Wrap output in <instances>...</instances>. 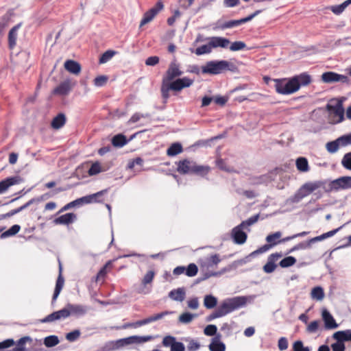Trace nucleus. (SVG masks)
<instances>
[{
	"label": "nucleus",
	"instance_id": "nucleus-24",
	"mask_svg": "<svg viewBox=\"0 0 351 351\" xmlns=\"http://www.w3.org/2000/svg\"><path fill=\"white\" fill-rule=\"evenodd\" d=\"M64 284V279L62 275V266H61V265H60V272H59V275H58V277L56 280V287H55L54 293H53V298H52L53 302L56 300L57 298L58 297L60 293L61 292V291L63 288Z\"/></svg>",
	"mask_w": 351,
	"mask_h": 351
},
{
	"label": "nucleus",
	"instance_id": "nucleus-33",
	"mask_svg": "<svg viewBox=\"0 0 351 351\" xmlns=\"http://www.w3.org/2000/svg\"><path fill=\"white\" fill-rule=\"evenodd\" d=\"M169 296L173 300L182 302L185 298V291L182 288L173 289L169 292Z\"/></svg>",
	"mask_w": 351,
	"mask_h": 351
},
{
	"label": "nucleus",
	"instance_id": "nucleus-38",
	"mask_svg": "<svg viewBox=\"0 0 351 351\" xmlns=\"http://www.w3.org/2000/svg\"><path fill=\"white\" fill-rule=\"evenodd\" d=\"M297 262L295 257L289 256L279 261L278 265L282 268H287L293 266Z\"/></svg>",
	"mask_w": 351,
	"mask_h": 351
},
{
	"label": "nucleus",
	"instance_id": "nucleus-17",
	"mask_svg": "<svg viewBox=\"0 0 351 351\" xmlns=\"http://www.w3.org/2000/svg\"><path fill=\"white\" fill-rule=\"evenodd\" d=\"M193 83V80L184 77L182 78H178L174 81L170 82V88L173 91H180L184 88L191 86Z\"/></svg>",
	"mask_w": 351,
	"mask_h": 351
},
{
	"label": "nucleus",
	"instance_id": "nucleus-40",
	"mask_svg": "<svg viewBox=\"0 0 351 351\" xmlns=\"http://www.w3.org/2000/svg\"><path fill=\"white\" fill-rule=\"evenodd\" d=\"M281 236L282 233L280 232H276L275 233L267 235L266 237V241L274 247L280 243L279 239Z\"/></svg>",
	"mask_w": 351,
	"mask_h": 351
},
{
	"label": "nucleus",
	"instance_id": "nucleus-4",
	"mask_svg": "<svg viewBox=\"0 0 351 351\" xmlns=\"http://www.w3.org/2000/svg\"><path fill=\"white\" fill-rule=\"evenodd\" d=\"M171 313V312L165 311L161 312L160 313H157L156 315L150 316V317H149L147 318H145L144 319L137 321L136 322L124 324L121 327V328L126 329V328H137V327H140V326H142L143 325H145V324H149L151 322H156L157 320L162 319L165 316L168 315H169Z\"/></svg>",
	"mask_w": 351,
	"mask_h": 351
},
{
	"label": "nucleus",
	"instance_id": "nucleus-39",
	"mask_svg": "<svg viewBox=\"0 0 351 351\" xmlns=\"http://www.w3.org/2000/svg\"><path fill=\"white\" fill-rule=\"evenodd\" d=\"M153 339V337L150 335L147 336H132L126 339L128 343H141L144 342H147Z\"/></svg>",
	"mask_w": 351,
	"mask_h": 351
},
{
	"label": "nucleus",
	"instance_id": "nucleus-42",
	"mask_svg": "<svg viewBox=\"0 0 351 351\" xmlns=\"http://www.w3.org/2000/svg\"><path fill=\"white\" fill-rule=\"evenodd\" d=\"M59 343L58 337L56 335H50L45 338L44 344L47 348L53 347Z\"/></svg>",
	"mask_w": 351,
	"mask_h": 351
},
{
	"label": "nucleus",
	"instance_id": "nucleus-49",
	"mask_svg": "<svg viewBox=\"0 0 351 351\" xmlns=\"http://www.w3.org/2000/svg\"><path fill=\"white\" fill-rule=\"evenodd\" d=\"M348 330L346 331H338L333 335V337L338 341L341 342L348 341Z\"/></svg>",
	"mask_w": 351,
	"mask_h": 351
},
{
	"label": "nucleus",
	"instance_id": "nucleus-18",
	"mask_svg": "<svg viewBox=\"0 0 351 351\" xmlns=\"http://www.w3.org/2000/svg\"><path fill=\"white\" fill-rule=\"evenodd\" d=\"M322 80L326 83H332L336 82H347L348 78L346 75H340L335 72H325L322 75Z\"/></svg>",
	"mask_w": 351,
	"mask_h": 351
},
{
	"label": "nucleus",
	"instance_id": "nucleus-54",
	"mask_svg": "<svg viewBox=\"0 0 351 351\" xmlns=\"http://www.w3.org/2000/svg\"><path fill=\"white\" fill-rule=\"evenodd\" d=\"M347 5L346 4L345 1L337 5H333L330 8V10L335 14H340L342 13L344 10L347 8Z\"/></svg>",
	"mask_w": 351,
	"mask_h": 351
},
{
	"label": "nucleus",
	"instance_id": "nucleus-22",
	"mask_svg": "<svg viewBox=\"0 0 351 351\" xmlns=\"http://www.w3.org/2000/svg\"><path fill=\"white\" fill-rule=\"evenodd\" d=\"M209 43L213 48H227L230 44V40L228 38L219 37V36H213L209 38Z\"/></svg>",
	"mask_w": 351,
	"mask_h": 351
},
{
	"label": "nucleus",
	"instance_id": "nucleus-25",
	"mask_svg": "<svg viewBox=\"0 0 351 351\" xmlns=\"http://www.w3.org/2000/svg\"><path fill=\"white\" fill-rule=\"evenodd\" d=\"M20 27L21 24H18L14 26L8 33V47L10 49H14L16 45V40L18 36L17 31Z\"/></svg>",
	"mask_w": 351,
	"mask_h": 351
},
{
	"label": "nucleus",
	"instance_id": "nucleus-60",
	"mask_svg": "<svg viewBox=\"0 0 351 351\" xmlns=\"http://www.w3.org/2000/svg\"><path fill=\"white\" fill-rule=\"evenodd\" d=\"M149 117V115L148 114H143L136 112V113H134L130 117V119L128 121V123H134L138 121L142 118H146V117Z\"/></svg>",
	"mask_w": 351,
	"mask_h": 351
},
{
	"label": "nucleus",
	"instance_id": "nucleus-30",
	"mask_svg": "<svg viewBox=\"0 0 351 351\" xmlns=\"http://www.w3.org/2000/svg\"><path fill=\"white\" fill-rule=\"evenodd\" d=\"M112 261H108L103 266V267L101 268V269L99 271V272L97 273V274L96 276V279H95L96 282H99L100 280H102V281L104 280L106 274L108 273V271H110V269L112 267Z\"/></svg>",
	"mask_w": 351,
	"mask_h": 351
},
{
	"label": "nucleus",
	"instance_id": "nucleus-14",
	"mask_svg": "<svg viewBox=\"0 0 351 351\" xmlns=\"http://www.w3.org/2000/svg\"><path fill=\"white\" fill-rule=\"evenodd\" d=\"M70 316L69 311L68 310L67 306L64 307V308L55 311L47 316H46L45 318L41 319L42 323H47V322H52L56 320H60L61 319H66L68 317Z\"/></svg>",
	"mask_w": 351,
	"mask_h": 351
},
{
	"label": "nucleus",
	"instance_id": "nucleus-50",
	"mask_svg": "<svg viewBox=\"0 0 351 351\" xmlns=\"http://www.w3.org/2000/svg\"><path fill=\"white\" fill-rule=\"evenodd\" d=\"M246 47V45L243 41H235L230 46V50L232 51H237L243 50Z\"/></svg>",
	"mask_w": 351,
	"mask_h": 351
},
{
	"label": "nucleus",
	"instance_id": "nucleus-8",
	"mask_svg": "<svg viewBox=\"0 0 351 351\" xmlns=\"http://www.w3.org/2000/svg\"><path fill=\"white\" fill-rule=\"evenodd\" d=\"M183 72L180 69V64L176 60L172 61L162 78V84L170 82L175 78L178 77L182 75Z\"/></svg>",
	"mask_w": 351,
	"mask_h": 351
},
{
	"label": "nucleus",
	"instance_id": "nucleus-1",
	"mask_svg": "<svg viewBox=\"0 0 351 351\" xmlns=\"http://www.w3.org/2000/svg\"><path fill=\"white\" fill-rule=\"evenodd\" d=\"M276 92L280 95H287L297 92L301 86L310 84L312 79L307 73H302L291 78L274 79Z\"/></svg>",
	"mask_w": 351,
	"mask_h": 351
},
{
	"label": "nucleus",
	"instance_id": "nucleus-21",
	"mask_svg": "<svg viewBox=\"0 0 351 351\" xmlns=\"http://www.w3.org/2000/svg\"><path fill=\"white\" fill-rule=\"evenodd\" d=\"M75 83H73L70 80H66L60 83L54 90L53 93L58 95H66L75 86Z\"/></svg>",
	"mask_w": 351,
	"mask_h": 351
},
{
	"label": "nucleus",
	"instance_id": "nucleus-59",
	"mask_svg": "<svg viewBox=\"0 0 351 351\" xmlns=\"http://www.w3.org/2000/svg\"><path fill=\"white\" fill-rule=\"evenodd\" d=\"M217 328L215 325H208L204 330V332L207 336H213L216 335Z\"/></svg>",
	"mask_w": 351,
	"mask_h": 351
},
{
	"label": "nucleus",
	"instance_id": "nucleus-9",
	"mask_svg": "<svg viewBox=\"0 0 351 351\" xmlns=\"http://www.w3.org/2000/svg\"><path fill=\"white\" fill-rule=\"evenodd\" d=\"M282 252H275L271 254L268 258L266 264L263 266V269L266 274L274 272L278 267L277 262L282 257Z\"/></svg>",
	"mask_w": 351,
	"mask_h": 351
},
{
	"label": "nucleus",
	"instance_id": "nucleus-19",
	"mask_svg": "<svg viewBox=\"0 0 351 351\" xmlns=\"http://www.w3.org/2000/svg\"><path fill=\"white\" fill-rule=\"evenodd\" d=\"M23 182V179L19 176L7 178L0 182V194L5 193L9 187L19 184Z\"/></svg>",
	"mask_w": 351,
	"mask_h": 351
},
{
	"label": "nucleus",
	"instance_id": "nucleus-15",
	"mask_svg": "<svg viewBox=\"0 0 351 351\" xmlns=\"http://www.w3.org/2000/svg\"><path fill=\"white\" fill-rule=\"evenodd\" d=\"M261 12V10H256L255 12L249 15L247 17L241 19L239 20H231V21H226L221 25V29H225L232 28L234 27L241 25L245 23H247L248 21H251L254 17H255L256 15H258Z\"/></svg>",
	"mask_w": 351,
	"mask_h": 351
},
{
	"label": "nucleus",
	"instance_id": "nucleus-29",
	"mask_svg": "<svg viewBox=\"0 0 351 351\" xmlns=\"http://www.w3.org/2000/svg\"><path fill=\"white\" fill-rule=\"evenodd\" d=\"M319 187V184L315 182H308L304 184L300 189L302 196H306Z\"/></svg>",
	"mask_w": 351,
	"mask_h": 351
},
{
	"label": "nucleus",
	"instance_id": "nucleus-48",
	"mask_svg": "<svg viewBox=\"0 0 351 351\" xmlns=\"http://www.w3.org/2000/svg\"><path fill=\"white\" fill-rule=\"evenodd\" d=\"M31 202H32V201H29L27 203H26L25 204H24L23 206H22L18 208L13 209L5 214H3L2 215V218L5 219V218L10 217L14 215L15 214L23 210L24 208H27L31 204Z\"/></svg>",
	"mask_w": 351,
	"mask_h": 351
},
{
	"label": "nucleus",
	"instance_id": "nucleus-41",
	"mask_svg": "<svg viewBox=\"0 0 351 351\" xmlns=\"http://www.w3.org/2000/svg\"><path fill=\"white\" fill-rule=\"evenodd\" d=\"M217 304V300L212 295H207L204 297V305L206 308H214Z\"/></svg>",
	"mask_w": 351,
	"mask_h": 351
},
{
	"label": "nucleus",
	"instance_id": "nucleus-52",
	"mask_svg": "<svg viewBox=\"0 0 351 351\" xmlns=\"http://www.w3.org/2000/svg\"><path fill=\"white\" fill-rule=\"evenodd\" d=\"M155 276V272L152 270L148 271L142 280V284L145 286L152 283Z\"/></svg>",
	"mask_w": 351,
	"mask_h": 351
},
{
	"label": "nucleus",
	"instance_id": "nucleus-43",
	"mask_svg": "<svg viewBox=\"0 0 351 351\" xmlns=\"http://www.w3.org/2000/svg\"><path fill=\"white\" fill-rule=\"evenodd\" d=\"M311 297L317 300H322L324 297V290L320 287H314L311 291Z\"/></svg>",
	"mask_w": 351,
	"mask_h": 351
},
{
	"label": "nucleus",
	"instance_id": "nucleus-47",
	"mask_svg": "<svg viewBox=\"0 0 351 351\" xmlns=\"http://www.w3.org/2000/svg\"><path fill=\"white\" fill-rule=\"evenodd\" d=\"M103 171L100 163L99 162H94L90 167L88 171V173L89 176H95L100 172Z\"/></svg>",
	"mask_w": 351,
	"mask_h": 351
},
{
	"label": "nucleus",
	"instance_id": "nucleus-5",
	"mask_svg": "<svg viewBox=\"0 0 351 351\" xmlns=\"http://www.w3.org/2000/svg\"><path fill=\"white\" fill-rule=\"evenodd\" d=\"M328 192L338 191L351 188V177L343 176L331 181L328 184Z\"/></svg>",
	"mask_w": 351,
	"mask_h": 351
},
{
	"label": "nucleus",
	"instance_id": "nucleus-31",
	"mask_svg": "<svg viewBox=\"0 0 351 351\" xmlns=\"http://www.w3.org/2000/svg\"><path fill=\"white\" fill-rule=\"evenodd\" d=\"M343 145L341 142L339 137L335 141L328 142L326 144V149L328 152L334 154L337 152L340 147H342Z\"/></svg>",
	"mask_w": 351,
	"mask_h": 351
},
{
	"label": "nucleus",
	"instance_id": "nucleus-36",
	"mask_svg": "<svg viewBox=\"0 0 351 351\" xmlns=\"http://www.w3.org/2000/svg\"><path fill=\"white\" fill-rule=\"evenodd\" d=\"M296 167L301 172H306L309 169L308 160L306 158L300 157L296 160Z\"/></svg>",
	"mask_w": 351,
	"mask_h": 351
},
{
	"label": "nucleus",
	"instance_id": "nucleus-58",
	"mask_svg": "<svg viewBox=\"0 0 351 351\" xmlns=\"http://www.w3.org/2000/svg\"><path fill=\"white\" fill-rule=\"evenodd\" d=\"M293 351H310L308 347H304L302 341H296L293 344Z\"/></svg>",
	"mask_w": 351,
	"mask_h": 351
},
{
	"label": "nucleus",
	"instance_id": "nucleus-3",
	"mask_svg": "<svg viewBox=\"0 0 351 351\" xmlns=\"http://www.w3.org/2000/svg\"><path fill=\"white\" fill-rule=\"evenodd\" d=\"M247 303V298L244 296H237L223 301L217 308L219 315L224 316L233 311L238 309Z\"/></svg>",
	"mask_w": 351,
	"mask_h": 351
},
{
	"label": "nucleus",
	"instance_id": "nucleus-61",
	"mask_svg": "<svg viewBox=\"0 0 351 351\" xmlns=\"http://www.w3.org/2000/svg\"><path fill=\"white\" fill-rule=\"evenodd\" d=\"M258 218H259L258 215H254V216L250 217L248 219L242 221L241 226H244L245 228L247 226H250L254 224V223H256L258 220Z\"/></svg>",
	"mask_w": 351,
	"mask_h": 351
},
{
	"label": "nucleus",
	"instance_id": "nucleus-32",
	"mask_svg": "<svg viewBox=\"0 0 351 351\" xmlns=\"http://www.w3.org/2000/svg\"><path fill=\"white\" fill-rule=\"evenodd\" d=\"M194 167L192 174L201 177L206 176L210 171V167L208 165H199L195 162Z\"/></svg>",
	"mask_w": 351,
	"mask_h": 351
},
{
	"label": "nucleus",
	"instance_id": "nucleus-57",
	"mask_svg": "<svg viewBox=\"0 0 351 351\" xmlns=\"http://www.w3.org/2000/svg\"><path fill=\"white\" fill-rule=\"evenodd\" d=\"M143 164V160L141 157H137L130 161H129L128 164V168L130 169H132L135 165H138L142 167Z\"/></svg>",
	"mask_w": 351,
	"mask_h": 351
},
{
	"label": "nucleus",
	"instance_id": "nucleus-26",
	"mask_svg": "<svg viewBox=\"0 0 351 351\" xmlns=\"http://www.w3.org/2000/svg\"><path fill=\"white\" fill-rule=\"evenodd\" d=\"M220 335H217L213 338L211 343L208 346L210 351H225L226 346L220 341Z\"/></svg>",
	"mask_w": 351,
	"mask_h": 351
},
{
	"label": "nucleus",
	"instance_id": "nucleus-44",
	"mask_svg": "<svg viewBox=\"0 0 351 351\" xmlns=\"http://www.w3.org/2000/svg\"><path fill=\"white\" fill-rule=\"evenodd\" d=\"M117 51L113 50H108L105 51L100 57L99 60V64H104L109 61L115 54Z\"/></svg>",
	"mask_w": 351,
	"mask_h": 351
},
{
	"label": "nucleus",
	"instance_id": "nucleus-16",
	"mask_svg": "<svg viewBox=\"0 0 351 351\" xmlns=\"http://www.w3.org/2000/svg\"><path fill=\"white\" fill-rule=\"evenodd\" d=\"M107 192V190H102L97 193L88 195L86 196H84L82 197L77 199L79 206L83 205V204H88L92 203H97V202H101L102 200H101L99 198L102 197Z\"/></svg>",
	"mask_w": 351,
	"mask_h": 351
},
{
	"label": "nucleus",
	"instance_id": "nucleus-20",
	"mask_svg": "<svg viewBox=\"0 0 351 351\" xmlns=\"http://www.w3.org/2000/svg\"><path fill=\"white\" fill-rule=\"evenodd\" d=\"M77 220V215L73 213H68L60 215L53 219V223L55 225L69 226Z\"/></svg>",
	"mask_w": 351,
	"mask_h": 351
},
{
	"label": "nucleus",
	"instance_id": "nucleus-11",
	"mask_svg": "<svg viewBox=\"0 0 351 351\" xmlns=\"http://www.w3.org/2000/svg\"><path fill=\"white\" fill-rule=\"evenodd\" d=\"M341 227H339L337 229L330 230V231L324 233L319 236L312 238L310 240H308L306 243H300L297 244V246L299 250H302V249H306L307 247H310L311 245L315 242L320 241L325 239H327L328 237H331L334 236L341 229Z\"/></svg>",
	"mask_w": 351,
	"mask_h": 351
},
{
	"label": "nucleus",
	"instance_id": "nucleus-37",
	"mask_svg": "<svg viewBox=\"0 0 351 351\" xmlns=\"http://www.w3.org/2000/svg\"><path fill=\"white\" fill-rule=\"evenodd\" d=\"M69 311L70 315L71 314L83 315L86 313V308L82 305H74L69 304L66 305Z\"/></svg>",
	"mask_w": 351,
	"mask_h": 351
},
{
	"label": "nucleus",
	"instance_id": "nucleus-7",
	"mask_svg": "<svg viewBox=\"0 0 351 351\" xmlns=\"http://www.w3.org/2000/svg\"><path fill=\"white\" fill-rule=\"evenodd\" d=\"M221 262L220 256L217 254H213L206 258L200 264L201 268L206 271H211L210 276H216V272L212 271L217 269V265Z\"/></svg>",
	"mask_w": 351,
	"mask_h": 351
},
{
	"label": "nucleus",
	"instance_id": "nucleus-27",
	"mask_svg": "<svg viewBox=\"0 0 351 351\" xmlns=\"http://www.w3.org/2000/svg\"><path fill=\"white\" fill-rule=\"evenodd\" d=\"M64 65L65 69L71 73L78 75L81 71V65L76 61L68 60Z\"/></svg>",
	"mask_w": 351,
	"mask_h": 351
},
{
	"label": "nucleus",
	"instance_id": "nucleus-53",
	"mask_svg": "<svg viewBox=\"0 0 351 351\" xmlns=\"http://www.w3.org/2000/svg\"><path fill=\"white\" fill-rule=\"evenodd\" d=\"M341 165L348 170H351V152L346 154L341 160Z\"/></svg>",
	"mask_w": 351,
	"mask_h": 351
},
{
	"label": "nucleus",
	"instance_id": "nucleus-6",
	"mask_svg": "<svg viewBox=\"0 0 351 351\" xmlns=\"http://www.w3.org/2000/svg\"><path fill=\"white\" fill-rule=\"evenodd\" d=\"M327 109L333 123H339L344 119V109L341 101H338L336 105H327Z\"/></svg>",
	"mask_w": 351,
	"mask_h": 351
},
{
	"label": "nucleus",
	"instance_id": "nucleus-55",
	"mask_svg": "<svg viewBox=\"0 0 351 351\" xmlns=\"http://www.w3.org/2000/svg\"><path fill=\"white\" fill-rule=\"evenodd\" d=\"M80 336V332L78 330H75L66 334V339L71 342L75 341Z\"/></svg>",
	"mask_w": 351,
	"mask_h": 351
},
{
	"label": "nucleus",
	"instance_id": "nucleus-28",
	"mask_svg": "<svg viewBox=\"0 0 351 351\" xmlns=\"http://www.w3.org/2000/svg\"><path fill=\"white\" fill-rule=\"evenodd\" d=\"M66 121L65 114L63 113H59L51 121V126L53 129L59 130L65 125Z\"/></svg>",
	"mask_w": 351,
	"mask_h": 351
},
{
	"label": "nucleus",
	"instance_id": "nucleus-64",
	"mask_svg": "<svg viewBox=\"0 0 351 351\" xmlns=\"http://www.w3.org/2000/svg\"><path fill=\"white\" fill-rule=\"evenodd\" d=\"M343 147H346L351 144V133L339 137Z\"/></svg>",
	"mask_w": 351,
	"mask_h": 351
},
{
	"label": "nucleus",
	"instance_id": "nucleus-46",
	"mask_svg": "<svg viewBox=\"0 0 351 351\" xmlns=\"http://www.w3.org/2000/svg\"><path fill=\"white\" fill-rule=\"evenodd\" d=\"M198 272V267L195 263H190L186 267L185 274L189 277H193L197 275Z\"/></svg>",
	"mask_w": 351,
	"mask_h": 351
},
{
	"label": "nucleus",
	"instance_id": "nucleus-62",
	"mask_svg": "<svg viewBox=\"0 0 351 351\" xmlns=\"http://www.w3.org/2000/svg\"><path fill=\"white\" fill-rule=\"evenodd\" d=\"M160 58L158 56H150L147 58L145 60V64L147 66H155L158 64Z\"/></svg>",
	"mask_w": 351,
	"mask_h": 351
},
{
	"label": "nucleus",
	"instance_id": "nucleus-35",
	"mask_svg": "<svg viewBox=\"0 0 351 351\" xmlns=\"http://www.w3.org/2000/svg\"><path fill=\"white\" fill-rule=\"evenodd\" d=\"M127 143L128 140L125 136L121 134H117L112 138V144L116 147H121L126 145Z\"/></svg>",
	"mask_w": 351,
	"mask_h": 351
},
{
	"label": "nucleus",
	"instance_id": "nucleus-63",
	"mask_svg": "<svg viewBox=\"0 0 351 351\" xmlns=\"http://www.w3.org/2000/svg\"><path fill=\"white\" fill-rule=\"evenodd\" d=\"M185 348L182 343L175 341L171 347V351H184Z\"/></svg>",
	"mask_w": 351,
	"mask_h": 351
},
{
	"label": "nucleus",
	"instance_id": "nucleus-56",
	"mask_svg": "<svg viewBox=\"0 0 351 351\" xmlns=\"http://www.w3.org/2000/svg\"><path fill=\"white\" fill-rule=\"evenodd\" d=\"M108 81V77L105 75H99L95 78L94 84L96 86L101 87L104 86Z\"/></svg>",
	"mask_w": 351,
	"mask_h": 351
},
{
	"label": "nucleus",
	"instance_id": "nucleus-12",
	"mask_svg": "<svg viewBox=\"0 0 351 351\" xmlns=\"http://www.w3.org/2000/svg\"><path fill=\"white\" fill-rule=\"evenodd\" d=\"M195 162L189 159H184L176 162L177 171L180 174H192Z\"/></svg>",
	"mask_w": 351,
	"mask_h": 351
},
{
	"label": "nucleus",
	"instance_id": "nucleus-51",
	"mask_svg": "<svg viewBox=\"0 0 351 351\" xmlns=\"http://www.w3.org/2000/svg\"><path fill=\"white\" fill-rule=\"evenodd\" d=\"M195 315L191 314L190 313H184L181 314L179 317V321L181 323L188 324L190 323L193 319L195 317Z\"/></svg>",
	"mask_w": 351,
	"mask_h": 351
},
{
	"label": "nucleus",
	"instance_id": "nucleus-45",
	"mask_svg": "<svg viewBox=\"0 0 351 351\" xmlns=\"http://www.w3.org/2000/svg\"><path fill=\"white\" fill-rule=\"evenodd\" d=\"M211 51H212V47H211L210 43L208 42V44L203 45L197 47L195 49V53L197 56H201L203 54L210 53Z\"/></svg>",
	"mask_w": 351,
	"mask_h": 351
},
{
	"label": "nucleus",
	"instance_id": "nucleus-10",
	"mask_svg": "<svg viewBox=\"0 0 351 351\" xmlns=\"http://www.w3.org/2000/svg\"><path fill=\"white\" fill-rule=\"evenodd\" d=\"M164 5L158 1L153 8L147 11L141 21L140 27L151 22L154 18L163 9Z\"/></svg>",
	"mask_w": 351,
	"mask_h": 351
},
{
	"label": "nucleus",
	"instance_id": "nucleus-23",
	"mask_svg": "<svg viewBox=\"0 0 351 351\" xmlns=\"http://www.w3.org/2000/svg\"><path fill=\"white\" fill-rule=\"evenodd\" d=\"M322 315L326 329H334L338 327L335 319L326 309L322 311Z\"/></svg>",
	"mask_w": 351,
	"mask_h": 351
},
{
	"label": "nucleus",
	"instance_id": "nucleus-13",
	"mask_svg": "<svg viewBox=\"0 0 351 351\" xmlns=\"http://www.w3.org/2000/svg\"><path fill=\"white\" fill-rule=\"evenodd\" d=\"M244 228H245V227L241 226V223L232 230L231 236L235 243L241 245L246 241L247 236L243 231Z\"/></svg>",
	"mask_w": 351,
	"mask_h": 351
},
{
	"label": "nucleus",
	"instance_id": "nucleus-34",
	"mask_svg": "<svg viewBox=\"0 0 351 351\" xmlns=\"http://www.w3.org/2000/svg\"><path fill=\"white\" fill-rule=\"evenodd\" d=\"M183 152V148L180 143H174L170 145L167 150V155L169 156H176Z\"/></svg>",
	"mask_w": 351,
	"mask_h": 351
},
{
	"label": "nucleus",
	"instance_id": "nucleus-2",
	"mask_svg": "<svg viewBox=\"0 0 351 351\" xmlns=\"http://www.w3.org/2000/svg\"><path fill=\"white\" fill-rule=\"evenodd\" d=\"M237 66L227 60H213L207 62L206 64L202 67V73L210 75H218L226 71H235Z\"/></svg>",
	"mask_w": 351,
	"mask_h": 351
}]
</instances>
